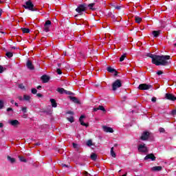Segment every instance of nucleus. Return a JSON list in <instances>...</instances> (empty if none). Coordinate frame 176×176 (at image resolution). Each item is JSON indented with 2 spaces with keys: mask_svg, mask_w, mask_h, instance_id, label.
<instances>
[{
  "mask_svg": "<svg viewBox=\"0 0 176 176\" xmlns=\"http://www.w3.org/2000/svg\"><path fill=\"white\" fill-rule=\"evenodd\" d=\"M147 56L152 58V63L155 65H168L170 56H157L152 54H148Z\"/></svg>",
  "mask_w": 176,
  "mask_h": 176,
  "instance_id": "f257e3e1",
  "label": "nucleus"
},
{
  "mask_svg": "<svg viewBox=\"0 0 176 176\" xmlns=\"http://www.w3.org/2000/svg\"><path fill=\"white\" fill-rule=\"evenodd\" d=\"M23 6L25 9H28V10H31V12H36V9L34 8V3H32L31 0L25 1Z\"/></svg>",
  "mask_w": 176,
  "mask_h": 176,
  "instance_id": "f03ea898",
  "label": "nucleus"
},
{
  "mask_svg": "<svg viewBox=\"0 0 176 176\" xmlns=\"http://www.w3.org/2000/svg\"><path fill=\"white\" fill-rule=\"evenodd\" d=\"M87 10V5L86 4H80L78 7L76 9V12L77 13H82V12H85Z\"/></svg>",
  "mask_w": 176,
  "mask_h": 176,
  "instance_id": "7ed1b4c3",
  "label": "nucleus"
},
{
  "mask_svg": "<svg viewBox=\"0 0 176 176\" xmlns=\"http://www.w3.org/2000/svg\"><path fill=\"white\" fill-rule=\"evenodd\" d=\"M113 90L115 91L119 87H122V81L120 80H116L112 85Z\"/></svg>",
  "mask_w": 176,
  "mask_h": 176,
  "instance_id": "20e7f679",
  "label": "nucleus"
},
{
  "mask_svg": "<svg viewBox=\"0 0 176 176\" xmlns=\"http://www.w3.org/2000/svg\"><path fill=\"white\" fill-rule=\"evenodd\" d=\"M138 149L142 153H146V152H148V147H146L145 144H139Z\"/></svg>",
  "mask_w": 176,
  "mask_h": 176,
  "instance_id": "39448f33",
  "label": "nucleus"
},
{
  "mask_svg": "<svg viewBox=\"0 0 176 176\" xmlns=\"http://www.w3.org/2000/svg\"><path fill=\"white\" fill-rule=\"evenodd\" d=\"M152 88V85L148 84H140L138 87L140 90H149Z\"/></svg>",
  "mask_w": 176,
  "mask_h": 176,
  "instance_id": "423d86ee",
  "label": "nucleus"
},
{
  "mask_svg": "<svg viewBox=\"0 0 176 176\" xmlns=\"http://www.w3.org/2000/svg\"><path fill=\"white\" fill-rule=\"evenodd\" d=\"M52 25V21L47 20L46 21L45 25H44V31L45 32H49L50 31V26Z\"/></svg>",
  "mask_w": 176,
  "mask_h": 176,
  "instance_id": "0eeeda50",
  "label": "nucleus"
},
{
  "mask_svg": "<svg viewBox=\"0 0 176 176\" xmlns=\"http://www.w3.org/2000/svg\"><path fill=\"white\" fill-rule=\"evenodd\" d=\"M140 138L141 140H142V141H146V140L149 138V132L148 131L143 132Z\"/></svg>",
  "mask_w": 176,
  "mask_h": 176,
  "instance_id": "6e6552de",
  "label": "nucleus"
},
{
  "mask_svg": "<svg viewBox=\"0 0 176 176\" xmlns=\"http://www.w3.org/2000/svg\"><path fill=\"white\" fill-rule=\"evenodd\" d=\"M8 123L11 124V126H14V127H16L20 124V122L17 120H11L8 121Z\"/></svg>",
  "mask_w": 176,
  "mask_h": 176,
  "instance_id": "1a4fd4ad",
  "label": "nucleus"
},
{
  "mask_svg": "<svg viewBox=\"0 0 176 176\" xmlns=\"http://www.w3.org/2000/svg\"><path fill=\"white\" fill-rule=\"evenodd\" d=\"M166 98H167V100H170V101H175L176 100V97L172 94H166Z\"/></svg>",
  "mask_w": 176,
  "mask_h": 176,
  "instance_id": "9d476101",
  "label": "nucleus"
},
{
  "mask_svg": "<svg viewBox=\"0 0 176 176\" xmlns=\"http://www.w3.org/2000/svg\"><path fill=\"white\" fill-rule=\"evenodd\" d=\"M102 129L105 133H113V129L109 126H103Z\"/></svg>",
  "mask_w": 176,
  "mask_h": 176,
  "instance_id": "9b49d317",
  "label": "nucleus"
},
{
  "mask_svg": "<svg viewBox=\"0 0 176 176\" xmlns=\"http://www.w3.org/2000/svg\"><path fill=\"white\" fill-rule=\"evenodd\" d=\"M151 159L153 162H155L156 160V157L153 155V154H148L144 157V160H148Z\"/></svg>",
  "mask_w": 176,
  "mask_h": 176,
  "instance_id": "f8f14e48",
  "label": "nucleus"
},
{
  "mask_svg": "<svg viewBox=\"0 0 176 176\" xmlns=\"http://www.w3.org/2000/svg\"><path fill=\"white\" fill-rule=\"evenodd\" d=\"M83 119H85V116H81L79 118V122L81 126H85V127H89V124H86L83 122Z\"/></svg>",
  "mask_w": 176,
  "mask_h": 176,
  "instance_id": "ddd939ff",
  "label": "nucleus"
},
{
  "mask_svg": "<svg viewBox=\"0 0 176 176\" xmlns=\"http://www.w3.org/2000/svg\"><path fill=\"white\" fill-rule=\"evenodd\" d=\"M26 67L28 68V69H34V65H32V62L31 60H28L26 63Z\"/></svg>",
  "mask_w": 176,
  "mask_h": 176,
  "instance_id": "4468645a",
  "label": "nucleus"
},
{
  "mask_svg": "<svg viewBox=\"0 0 176 176\" xmlns=\"http://www.w3.org/2000/svg\"><path fill=\"white\" fill-rule=\"evenodd\" d=\"M58 93H60V94H64V93H65V94L71 95V92L68 91H65V89H64V88L58 89Z\"/></svg>",
  "mask_w": 176,
  "mask_h": 176,
  "instance_id": "2eb2a0df",
  "label": "nucleus"
},
{
  "mask_svg": "<svg viewBox=\"0 0 176 176\" xmlns=\"http://www.w3.org/2000/svg\"><path fill=\"white\" fill-rule=\"evenodd\" d=\"M87 8H88L89 10H96V3H89L88 6H87Z\"/></svg>",
  "mask_w": 176,
  "mask_h": 176,
  "instance_id": "dca6fc26",
  "label": "nucleus"
},
{
  "mask_svg": "<svg viewBox=\"0 0 176 176\" xmlns=\"http://www.w3.org/2000/svg\"><path fill=\"white\" fill-rule=\"evenodd\" d=\"M41 79L43 83H47V82H49V80H50V78L48 76L44 75L41 77Z\"/></svg>",
  "mask_w": 176,
  "mask_h": 176,
  "instance_id": "f3484780",
  "label": "nucleus"
},
{
  "mask_svg": "<svg viewBox=\"0 0 176 176\" xmlns=\"http://www.w3.org/2000/svg\"><path fill=\"white\" fill-rule=\"evenodd\" d=\"M97 111H102L103 112H106L105 108L102 106H99L98 107L94 108V111L97 112Z\"/></svg>",
  "mask_w": 176,
  "mask_h": 176,
  "instance_id": "a211bd4d",
  "label": "nucleus"
},
{
  "mask_svg": "<svg viewBox=\"0 0 176 176\" xmlns=\"http://www.w3.org/2000/svg\"><path fill=\"white\" fill-rule=\"evenodd\" d=\"M162 166H153L151 168V171H162Z\"/></svg>",
  "mask_w": 176,
  "mask_h": 176,
  "instance_id": "6ab92c4d",
  "label": "nucleus"
},
{
  "mask_svg": "<svg viewBox=\"0 0 176 176\" xmlns=\"http://www.w3.org/2000/svg\"><path fill=\"white\" fill-rule=\"evenodd\" d=\"M7 160H8V162H10V163H12V164L16 162V159H14V158L10 157V156H8V157H7Z\"/></svg>",
  "mask_w": 176,
  "mask_h": 176,
  "instance_id": "aec40b11",
  "label": "nucleus"
},
{
  "mask_svg": "<svg viewBox=\"0 0 176 176\" xmlns=\"http://www.w3.org/2000/svg\"><path fill=\"white\" fill-rule=\"evenodd\" d=\"M107 71L109 72H111V74H113V72H115V75H116V74H117L116 70H115V69H113V68H112L111 67H107Z\"/></svg>",
  "mask_w": 176,
  "mask_h": 176,
  "instance_id": "412c9836",
  "label": "nucleus"
},
{
  "mask_svg": "<svg viewBox=\"0 0 176 176\" xmlns=\"http://www.w3.org/2000/svg\"><path fill=\"white\" fill-rule=\"evenodd\" d=\"M50 101H51V104H52V107L54 108H56L57 107V103L56 102V100L50 99Z\"/></svg>",
  "mask_w": 176,
  "mask_h": 176,
  "instance_id": "4be33fe9",
  "label": "nucleus"
},
{
  "mask_svg": "<svg viewBox=\"0 0 176 176\" xmlns=\"http://www.w3.org/2000/svg\"><path fill=\"white\" fill-rule=\"evenodd\" d=\"M31 100V96L28 95H23V101H30Z\"/></svg>",
  "mask_w": 176,
  "mask_h": 176,
  "instance_id": "5701e85b",
  "label": "nucleus"
},
{
  "mask_svg": "<svg viewBox=\"0 0 176 176\" xmlns=\"http://www.w3.org/2000/svg\"><path fill=\"white\" fill-rule=\"evenodd\" d=\"M135 22L138 23V24H140L141 21H142V19L139 16H135Z\"/></svg>",
  "mask_w": 176,
  "mask_h": 176,
  "instance_id": "b1692460",
  "label": "nucleus"
},
{
  "mask_svg": "<svg viewBox=\"0 0 176 176\" xmlns=\"http://www.w3.org/2000/svg\"><path fill=\"white\" fill-rule=\"evenodd\" d=\"M153 36H155V38H157L158 35H160V32L159 31H153Z\"/></svg>",
  "mask_w": 176,
  "mask_h": 176,
  "instance_id": "393cba45",
  "label": "nucleus"
},
{
  "mask_svg": "<svg viewBox=\"0 0 176 176\" xmlns=\"http://www.w3.org/2000/svg\"><path fill=\"white\" fill-rule=\"evenodd\" d=\"M111 155L112 157H116V153H115V151H113V147L111 148Z\"/></svg>",
  "mask_w": 176,
  "mask_h": 176,
  "instance_id": "a878e982",
  "label": "nucleus"
},
{
  "mask_svg": "<svg viewBox=\"0 0 176 176\" xmlns=\"http://www.w3.org/2000/svg\"><path fill=\"white\" fill-rule=\"evenodd\" d=\"M91 160H97V155L96 153H92L91 155Z\"/></svg>",
  "mask_w": 176,
  "mask_h": 176,
  "instance_id": "bb28decb",
  "label": "nucleus"
},
{
  "mask_svg": "<svg viewBox=\"0 0 176 176\" xmlns=\"http://www.w3.org/2000/svg\"><path fill=\"white\" fill-rule=\"evenodd\" d=\"M21 30H22L23 34H29V32H30V29H28V28H22Z\"/></svg>",
  "mask_w": 176,
  "mask_h": 176,
  "instance_id": "cd10ccee",
  "label": "nucleus"
},
{
  "mask_svg": "<svg viewBox=\"0 0 176 176\" xmlns=\"http://www.w3.org/2000/svg\"><path fill=\"white\" fill-rule=\"evenodd\" d=\"M70 98L72 101H73L74 102H76V104L79 102V100H78V98H76V97H71Z\"/></svg>",
  "mask_w": 176,
  "mask_h": 176,
  "instance_id": "c85d7f7f",
  "label": "nucleus"
},
{
  "mask_svg": "<svg viewBox=\"0 0 176 176\" xmlns=\"http://www.w3.org/2000/svg\"><path fill=\"white\" fill-rule=\"evenodd\" d=\"M19 160L21 162H23V163H27V160H25V158L24 157L22 156H19Z\"/></svg>",
  "mask_w": 176,
  "mask_h": 176,
  "instance_id": "c756f323",
  "label": "nucleus"
},
{
  "mask_svg": "<svg viewBox=\"0 0 176 176\" xmlns=\"http://www.w3.org/2000/svg\"><path fill=\"white\" fill-rule=\"evenodd\" d=\"M6 56H7V57H8V58H10L11 57H13V53H12V52H7L6 54Z\"/></svg>",
  "mask_w": 176,
  "mask_h": 176,
  "instance_id": "7c9ffc66",
  "label": "nucleus"
},
{
  "mask_svg": "<svg viewBox=\"0 0 176 176\" xmlns=\"http://www.w3.org/2000/svg\"><path fill=\"white\" fill-rule=\"evenodd\" d=\"M126 58V54H124L120 58V61H124V59Z\"/></svg>",
  "mask_w": 176,
  "mask_h": 176,
  "instance_id": "2f4dec72",
  "label": "nucleus"
},
{
  "mask_svg": "<svg viewBox=\"0 0 176 176\" xmlns=\"http://www.w3.org/2000/svg\"><path fill=\"white\" fill-rule=\"evenodd\" d=\"M19 88L21 89V90H25V87H24V85H23V84H19Z\"/></svg>",
  "mask_w": 176,
  "mask_h": 176,
  "instance_id": "473e14b6",
  "label": "nucleus"
},
{
  "mask_svg": "<svg viewBox=\"0 0 176 176\" xmlns=\"http://www.w3.org/2000/svg\"><path fill=\"white\" fill-rule=\"evenodd\" d=\"M87 146H91V145H93V142L91 140H88L87 142Z\"/></svg>",
  "mask_w": 176,
  "mask_h": 176,
  "instance_id": "72a5a7b5",
  "label": "nucleus"
},
{
  "mask_svg": "<svg viewBox=\"0 0 176 176\" xmlns=\"http://www.w3.org/2000/svg\"><path fill=\"white\" fill-rule=\"evenodd\" d=\"M67 120L71 123H74V117L71 116L70 118H67Z\"/></svg>",
  "mask_w": 176,
  "mask_h": 176,
  "instance_id": "f704fd0d",
  "label": "nucleus"
},
{
  "mask_svg": "<svg viewBox=\"0 0 176 176\" xmlns=\"http://www.w3.org/2000/svg\"><path fill=\"white\" fill-rule=\"evenodd\" d=\"M56 72H57L58 75H61L63 74V72H61V69H57Z\"/></svg>",
  "mask_w": 176,
  "mask_h": 176,
  "instance_id": "c9c22d12",
  "label": "nucleus"
},
{
  "mask_svg": "<svg viewBox=\"0 0 176 176\" xmlns=\"http://www.w3.org/2000/svg\"><path fill=\"white\" fill-rule=\"evenodd\" d=\"M36 92H37L36 89L35 88L32 89V94H36Z\"/></svg>",
  "mask_w": 176,
  "mask_h": 176,
  "instance_id": "e433bc0d",
  "label": "nucleus"
},
{
  "mask_svg": "<svg viewBox=\"0 0 176 176\" xmlns=\"http://www.w3.org/2000/svg\"><path fill=\"white\" fill-rule=\"evenodd\" d=\"M3 108V101L0 100V109H2Z\"/></svg>",
  "mask_w": 176,
  "mask_h": 176,
  "instance_id": "4c0bfd02",
  "label": "nucleus"
},
{
  "mask_svg": "<svg viewBox=\"0 0 176 176\" xmlns=\"http://www.w3.org/2000/svg\"><path fill=\"white\" fill-rule=\"evenodd\" d=\"M22 111L23 113H27V107H22Z\"/></svg>",
  "mask_w": 176,
  "mask_h": 176,
  "instance_id": "58836bf2",
  "label": "nucleus"
},
{
  "mask_svg": "<svg viewBox=\"0 0 176 176\" xmlns=\"http://www.w3.org/2000/svg\"><path fill=\"white\" fill-rule=\"evenodd\" d=\"M73 147H74L75 149H78V144L73 143Z\"/></svg>",
  "mask_w": 176,
  "mask_h": 176,
  "instance_id": "ea45409f",
  "label": "nucleus"
},
{
  "mask_svg": "<svg viewBox=\"0 0 176 176\" xmlns=\"http://www.w3.org/2000/svg\"><path fill=\"white\" fill-rule=\"evenodd\" d=\"M18 99L19 101H24V98H23V96H19Z\"/></svg>",
  "mask_w": 176,
  "mask_h": 176,
  "instance_id": "a19ab883",
  "label": "nucleus"
},
{
  "mask_svg": "<svg viewBox=\"0 0 176 176\" xmlns=\"http://www.w3.org/2000/svg\"><path fill=\"white\" fill-rule=\"evenodd\" d=\"M159 131L160 133H164V128H160Z\"/></svg>",
  "mask_w": 176,
  "mask_h": 176,
  "instance_id": "79ce46f5",
  "label": "nucleus"
},
{
  "mask_svg": "<svg viewBox=\"0 0 176 176\" xmlns=\"http://www.w3.org/2000/svg\"><path fill=\"white\" fill-rule=\"evenodd\" d=\"M84 175L85 176H91V175L89 174V173L84 171Z\"/></svg>",
  "mask_w": 176,
  "mask_h": 176,
  "instance_id": "37998d69",
  "label": "nucleus"
},
{
  "mask_svg": "<svg viewBox=\"0 0 176 176\" xmlns=\"http://www.w3.org/2000/svg\"><path fill=\"white\" fill-rule=\"evenodd\" d=\"M13 112V109H12V108H8L7 109V112Z\"/></svg>",
  "mask_w": 176,
  "mask_h": 176,
  "instance_id": "c03bdc74",
  "label": "nucleus"
},
{
  "mask_svg": "<svg viewBox=\"0 0 176 176\" xmlns=\"http://www.w3.org/2000/svg\"><path fill=\"white\" fill-rule=\"evenodd\" d=\"M3 72V67L0 65V74H2Z\"/></svg>",
  "mask_w": 176,
  "mask_h": 176,
  "instance_id": "a18cd8bd",
  "label": "nucleus"
},
{
  "mask_svg": "<svg viewBox=\"0 0 176 176\" xmlns=\"http://www.w3.org/2000/svg\"><path fill=\"white\" fill-rule=\"evenodd\" d=\"M157 75H162V74H163V72H162V71H158V72H157Z\"/></svg>",
  "mask_w": 176,
  "mask_h": 176,
  "instance_id": "49530a36",
  "label": "nucleus"
},
{
  "mask_svg": "<svg viewBox=\"0 0 176 176\" xmlns=\"http://www.w3.org/2000/svg\"><path fill=\"white\" fill-rule=\"evenodd\" d=\"M151 101L153 102H156V98H155V97L152 98Z\"/></svg>",
  "mask_w": 176,
  "mask_h": 176,
  "instance_id": "de8ad7c7",
  "label": "nucleus"
},
{
  "mask_svg": "<svg viewBox=\"0 0 176 176\" xmlns=\"http://www.w3.org/2000/svg\"><path fill=\"white\" fill-rule=\"evenodd\" d=\"M121 8H122V6H117L116 7V9H117L118 10H120V9H121Z\"/></svg>",
  "mask_w": 176,
  "mask_h": 176,
  "instance_id": "09e8293b",
  "label": "nucleus"
},
{
  "mask_svg": "<svg viewBox=\"0 0 176 176\" xmlns=\"http://www.w3.org/2000/svg\"><path fill=\"white\" fill-rule=\"evenodd\" d=\"M67 113L69 115H74V112H72V111H68Z\"/></svg>",
  "mask_w": 176,
  "mask_h": 176,
  "instance_id": "8fccbe9b",
  "label": "nucleus"
},
{
  "mask_svg": "<svg viewBox=\"0 0 176 176\" xmlns=\"http://www.w3.org/2000/svg\"><path fill=\"white\" fill-rule=\"evenodd\" d=\"M3 11L2 10V9H1L0 8V17H1V16H2V12H3Z\"/></svg>",
  "mask_w": 176,
  "mask_h": 176,
  "instance_id": "3c124183",
  "label": "nucleus"
},
{
  "mask_svg": "<svg viewBox=\"0 0 176 176\" xmlns=\"http://www.w3.org/2000/svg\"><path fill=\"white\" fill-rule=\"evenodd\" d=\"M37 97H42V94H37Z\"/></svg>",
  "mask_w": 176,
  "mask_h": 176,
  "instance_id": "603ef678",
  "label": "nucleus"
},
{
  "mask_svg": "<svg viewBox=\"0 0 176 176\" xmlns=\"http://www.w3.org/2000/svg\"><path fill=\"white\" fill-rule=\"evenodd\" d=\"M3 127V124L0 122V128Z\"/></svg>",
  "mask_w": 176,
  "mask_h": 176,
  "instance_id": "864d4df0",
  "label": "nucleus"
},
{
  "mask_svg": "<svg viewBox=\"0 0 176 176\" xmlns=\"http://www.w3.org/2000/svg\"><path fill=\"white\" fill-rule=\"evenodd\" d=\"M37 89H42V87H41V85H38V86L37 87Z\"/></svg>",
  "mask_w": 176,
  "mask_h": 176,
  "instance_id": "5fc2aeb1",
  "label": "nucleus"
},
{
  "mask_svg": "<svg viewBox=\"0 0 176 176\" xmlns=\"http://www.w3.org/2000/svg\"><path fill=\"white\" fill-rule=\"evenodd\" d=\"M11 103H12V104H14V100H11Z\"/></svg>",
  "mask_w": 176,
  "mask_h": 176,
  "instance_id": "6e6d98bb",
  "label": "nucleus"
},
{
  "mask_svg": "<svg viewBox=\"0 0 176 176\" xmlns=\"http://www.w3.org/2000/svg\"><path fill=\"white\" fill-rule=\"evenodd\" d=\"M15 105L16 107H19V104H17V102H15Z\"/></svg>",
  "mask_w": 176,
  "mask_h": 176,
  "instance_id": "4d7b16f0",
  "label": "nucleus"
},
{
  "mask_svg": "<svg viewBox=\"0 0 176 176\" xmlns=\"http://www.w3.org/2000/svg\"><path fill=\"white\" fill-rule=\"evenodd\" d=\"M23 118H27V115H23Z\"/></svg>",
  "mask_w": 176,
  "mask_h": 176,
  "instance_id": "13d9d810",
  "label": "nucleus"
},
{
  "mask_svg": "<svg viewBox=\"0 0 176 176\" xmlns=\"http://www.w3.org/2000/svg\"><path fill=\"white\" fill-rule=\"evenodd\" d=\"M36 145H41V144H39V143H36Z\"/></svg>",
  "mask_w": 176,
  "mask_h": 176,
  "instance_id": "bf43d9fd",
  "label": "nucleus"
},
{
  "mask_svg": "<svg viewBox=\"0 0 176 176\" xmlns=\"http://www.w3.org/2000/svg\"><path fill=\"white\" fill-rule=\"evenodd\" d=\"M114 146H118V144H114Z\"/></svg>",
  "mask_w": 176,
  "mask_h": 176,
  "instance_id": "052dcab7",
  "label": "nucleus"
},
{
  "mask_svg": "<svg viewBox=\"0 0 176 176\" xmlns=\"http://www.w3.org/2000/svg\"><path fill=\"white\" fill-rule=\"evenodd\" d=\"M65 56H67V52H65Z\"/></svg>",
  "mask_w": 176,
  "mask_h": 176,
  "instance_id": "680f3d73",
  "label": "nucleus"
},
{
  "mask_svg": "<svg viewBox=\"0 0 176 176\" xmlns=\"http://www.w3.org/2000/svg\"><path fill=\"white\" fill-rule=\"evenodd\" d=\"M175 46H176V43H175Z\"/></svg>",
  "mask_w": 176,
  "mask_h": 176,
  "instance_id": "e2e57ef3",
  "label": "nucleus"
},
{
  "mask_svg": "<svg viewBox=\"0 0 176 176\" xmlns=\"http://www.w3.org/2000/svg\"><path fill=\"white\" fill-rule=\"evenodd\" d=\"M0 3H1V0H0Z\"/></svg>",
  "mask_w": 176,
  "mask_h": 176,
  "instance_id": "0e129e2a",
  "label": "nucleus"
}]
</instances>
